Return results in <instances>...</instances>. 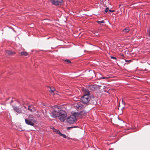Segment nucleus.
Segmentation results:
<instances>
[{"label":"nucleus","instance_id":"obj_9","mask_svg":"<svg viewBox=\"0 0 150 150\" xmlns=\"http://www.w3.org/2000/svg\"><path fill=\"white\" fill-rule=\"evenodd\" d=\"M130 30V29L129 28L127 27L123 29L122 30V31L124 33H128Z\"/></svg>","mask_w":150,"mask_h":150},{"label":"nucleus","instance_id":"obj_25","mask_svg":"<svg viewBox=\"0 0 150 150\" xmlns=\"http://www.w3.org/2000/svg\"><path fill=\"white\" fill-rule=\"evenodd\" d=\"M24 108H26H26H27L26 107V106H24Z\"/></svg>","mask_w":150,"mask_h":150},{"label":"nucleus","instance_id":"obj_4","mask_svg":"<svg viewBox=\"0 0 150 150\" xmlns=\"http://www.w3.org/2000/svg\"><path fill=\"white\" fill-rule=\"evenodd\" d=\"M67 116V115L66 112L62 110L58 117H59V119L61 121L64 122L66 120Z\"/></svg>","mask_w":150,"mask_h":150},{"label":"nucleus","instance_id":"obj_26","mask_svg":"<svg viewBox=\"0 0 150 150\" xmlns=\"http://www.w3.org/2000/svg\"><path fill=\"white\" fill-rule=\"evenodd\" d=\"M149 36H150V31H149Z\"/></svg>","mask_w":150,"mask_h":150},{"label":"nucleus","instance_id":"obj_16","mask_svg":"<svg viewBox=\"0 0 150 150\" xmlns=\"http://www.w3.org/2000/svg\"><path fill=\"white\" fill-rule=\"evenodd\" d=\"M89 88L91 89L92 90H94L95 89L94 86L93 85H91L89 86Z\"/></svg>","mask_w":150,"mask_h":150},{"label":"nucleus","instance_id":"obj_24","mask_svg":"<svg viewBox=\"0 0 150 150\" xmlns=\"http://www.w3.org/2000/svg\"><path fill=\"white\" fill-rule=\"evenodd\" d=\"M125 61L126 62H128V63H129V62H130V60L127 61V60H126Z\"/></svg>","mask_w":150,"mask_h":150},{"label":"nucleus","instance_id":"obj_10","mask_svg":"<svg viewBox=\"0 0 150 150\" xmlns=\"http://www.w3.org/2000/svg\"><path fill=\"white\" fill-rule=\"evenodd\" d=\"M54 132H56L57 134H58L59 135H60V136H62V135L63 134H62L61 133V132L59 131L58 130L55 129L54 131Z\"/></svg>","mask_w":150,"mask_h":150},{"label":"nucleus","instance_id":"obj_12","mask_svg":"<svg viewBox=\"0 0 150 150\" xmlns=\"http://www.w3.org/2000/svg\"><path fill=\"white\" fill-rule=\"evenodd\" d=\"M6 54H7L8 55H12L13 54V52L11 51L7 50L6 51Z\"/></svg>","mask_w":150,"mask_h":150},{"label":"nucleus","instance_id":"obj_17","mask_svg":"<svg viewBox=\"0 0 150 150\" xmlns=\"http://www.w3.org/2000/svg\"><path fill=\"white\" fill-rule=\"evenodd\" d=\"M109 77H100V79H108L109 78Z\"/></svg>","mask_w":150,"mask_h":150},{"label":"nucleus","instance_id":"obj_13","mask_svg":"<svg viewBox=\"0 0 150 150\" xmlns=\"http://www.w3.org/2000/svg\"><path fill=\"white\" fill-rule=\"evenodd\" d=\"M52 93V95H54V91H55V89L54 88H50V90H49Z\"/></svg>","mask_w":150,"mask_h":150},{"label":"nucleus","instance_id":"obj_20","mask_svg":"<svg viewBox=\"0 0 150 150\" xmlns=\"http://www.w3.org/2000/svg\"><path fill=\"white\" fill-rule=\"evenodd\" d=\"M109 8L108 7H107L106 8L105 10V13L109 11Z\"/></svg>","mask_w":150,"mask_h":150},{"label":"nucleus","instance_id":"obj_7","mask_svg":"<svg viewBox=\"0 0 150 150\" xmlns=\"http://www.w3.org/2000/svg\"><path fill=\"white\" fill-rule=\"evenodd\" d=\"M14 110L18 113H20L21 112V108L13 106Z\"/></svg>","mask_w":150,"mask_h":150},{"label":"nucleus","instance_id":"obj_23","mask_svg":"<svg viewBox=\"0 0 150 150\" xmlns=\"http://www.w3.org/2000/svg\"><path fill=\"white\" fill-rule=\"evenodd\" d=\"M110 57L112 58V59H116V57H113V56H111Z\"/></svg>","mask_w":150,"mask_h":150},{"label":"nucleus","instance_id":"obj_21","mask_svg":"<svg viewBox=\"0 0 150 150\" xmlns=\"http://www.w3.org/2000/svg\"><path fill=\"white\" fill-rule=\"evenodd\" d=\"M62 137L64 138H66V137H67V136H66V135L64 134L62 135Z\"/></svg>","mask_w":150,"mask_h":150},{"label":"nucleus","instance_id":"obj_14","mask_svg":"<svg viewBox=\"0 0 150 150\" xmlns=\"http://www.w3.org/2000/svg\"><path fill=\"white\" fill-rule=\"evenodd\" d=\"M33 107H31L30 106H28L27 109L29 110L31 112H32L33 111Z\"/></svg>","mask_w":150,"mask_h":150},{"label":"nucleus","instance_id":"obj_22","mask_svg":"<svg viewBox=\"0 0 150 150\" xmlns=\"http://www.w3.org/2000/svg\"><path fill=\"white\" fill-rule=\"evenodd\" d=\"M114 11H115L114 10H110L109 11V13H110V12H113Z\"/></svg>","mask_w":150,"mask_h":150},{"label":"nucleus","instance_id":"obj_3","mask_svg":"<svg viewBox=\"0 0 150 150\" xmlns=\"http://www.w3.org/2000/svg\"><path fill=\"white\" fill-rule=\"evenodd\" d=\"M61 111H62V110L59 109L57 106H55L51 112V115L53 118L57 117L60 114Z\"/></svg>","mask_w":150,"mask_h":150},{"label":"nucleus","instance_id":"obj_18","mask_svg":"<svg viewBox=\"0 0 150 150\" xmlns=\"http://www.w3.org/2000/svg\"><path fill=\"white\" fill-rule=\"evenodd\" d=\"M77 127V126H73L72 127H67V129H70V128H75V127Z\"/></svg>","mask_w":150,"mask_h":150},{"label":"nucleus","instance_id":"obj_15","mask_svg":"<svg viewBox=\"0 0 150 150\" xmlns=\"http://www.w3.org/2000/svg\"><path fill=\"white\" fill-rule=\"evenodd\" d=\"M96 22L99 24H100L101 23H104L105 22L104 21V20H102L101 21H96Z\"/></svg>","mask_w":150,"mask_h":150},{"label":"nucleus","instance_id":"obj_2","mask_svg":"<svg viewBox=\"0 0 150 150\" xmlns=\"http://www.w3.org/2000/svg\"><path fill=\"white\" fill-rule=\"evenodd\" d=\"M25 122L27 125L34 126L36 121L33 116L30 115H29L28 118L25 119Z\"/></svg>","mask_w":150,"mask_h":150},{"label":"nucleus","instance_id":"obj_19","mask_svg":"<svg viewBox=\"0 0 150 150\" xmlns=\"http://www.w3.org/2000/svg\"><path fill=\"white\" fill-rule=\"evenodd\" d=\"M65 62H67L68 63H71V61L70 60L68 59H66L65 60Z\"/></svg>","mask_w":150,"mask_h":150},{"label":"nucleus","instance_id":"obj_8","mask_svg":"<svg viewBox=\"0 0 150 150\" xmlns=\"http://www.w3.org/2000/svg\"><path fill=\"white\" fill-rule=\"evenodd\" d=\"M75 106L78 109H81L83 107V105L80 102L77 103L76 105Z\"/></svg>","mask_w":150,"mask_h":150},{"label":"nucleus","instance_id":"obj_11","mask_svg":"<svg viewBox=\"0 0 150 150\" xmlns=\"http://www.w3.org/2000/svg\"><path fill=\"white\" fill-rule=\"evenodd\" d=\"M21 55H24L25 56H27L28 54V53L25 52H21Z\"/></svg>","mask_w":150,"mask_h":150},{"label":"nucleus","instance_id":"obj_6","mask_svg":"<svg viewBox=\"0 0 150 150\" xmlns=\"http://www.w3.org/2000/svg\"><path fill=\"white\" fill-rule=\"evenodd\" d=\"M52 3L55 5H59L62 2L61 0H51Z\"/></svg>","mask_w":150,"mask_h":150},{"label":"nucleus","instance_id":"obj_27","mask_svg":"<svg viewBox=\"0 0 150 150\" xmlns=\"http://www.w3.org/2000/svg\"><path fill=\"white\" fill-rule=\"evenodd\" d=\"M61 0V1L62 2V0Z\"/></svg>","mask_w":150,"mask_h":150},{"label":"nucleus","instance_id":"obj_1","mask_svg":"<svg viewBox=\"0 0 150 150\" xmlns=\"http://www.w3.org/2000/svg\"><path fill=\"white\" fill-rule=\"evenodd\" d=\"M83 90L85 95L81 98V100L83 103L86 104L90 100V98L89 96L90 93L89 91L87 89H83Z\"/></svg>","mask_w":150,"mask_h":150},{"label":"nucleus","instance_id":"obj_5","mask_svg":"<svg viewBox=\"0 0 150 150\" xmlns=\"http://www.w3.org/2000/svg\"><path fill=\"white\" fill-rule=\"evenodd\" d=\"M76 117L74 115H71L68 117L67 119V122L70 124H74L76 121Z\"/></svg>","mask_w":150,"mask_h":150}]
</instances>
